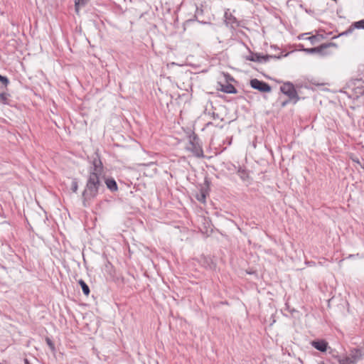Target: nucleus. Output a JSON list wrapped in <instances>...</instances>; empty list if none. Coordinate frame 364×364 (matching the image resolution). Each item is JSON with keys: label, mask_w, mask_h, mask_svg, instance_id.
Here are the masks:
<instances>
[{"label": "nucleus", "mask_w": 364, "mask_h": 364, "mask_svg": "<svg viewBox=\"0 0 364 364\" xmlns=\"http://www.w3.org/2000/svg\"><path fill=\"white\" fill-rule=\"evenodd\" d=\"M103 185L100 182V175L95 173H89L85 188L82 193V205L87 207L90 202L98 195V193Z\"/></svg>", "instance_id": "nucleus-1"}, {"label": "nucleus", "mask_w": 364, "mask_h": 364, "mask_svg": "<svg viewBox=\"0 0 364 364\" xmlns=\"http://www.w3.org/2000/svg\"><path fill=\"white\" fill-rule=\"evenodd\" d=\"M187 149L198 158L204 157L203 151L200 144V140L197 134L193 133L189 136V143Z\"/></svg>", "instance_id": "nucleus-2"}, {"label": "nucleus", "mask_w": 364, "mask_h": 364, "mask_svg": "<svg viewBox=\"0 0 364 364\" xmlns=\"http://www.w3.org/2000/svg\"><path fill=\"white\" fill-rule=\"evenodd\" d=\"M280 90L283 94L288 96L289 100H294V103H296L299 100V97L294 87V85L290 82H284L283 85L280 87Z\"/></svg>", "instance_id": "nucleus-3"}, {"label": "nucleus", "mask_w": 364, "mask_h": 364, "mask_svg": "<svg viewBox=\"0 0 364 364\" xmlns=\"http://www.w3.org/2000/svg\"><path fill=\"white\" fill-rule=\"evenodd\" d=\"M332 46H336V44L334 43H323L318 47L303 49V51L308 54L318 53L321 55H326L328 54V52H326V49Z\"/></svg>", "instance_id": "nucleus-4"}, {"label": "nucleus", "mask_w": 364, "mask_h": 364, "mask_svg": "<svg viewBox=\"0 0 364 364\" xmlns=\"http://www.w3.org/2000/svg\"><path fill=\"white\" fill-rule=\"evenodd\" d=\"M250 85L253 89L262 92H269L272 90V87L268 83L256 78L252 79L250 82Z\"/></svg>", "instance_id": "nucleus-5"}, {"label": "nucleus", "mask_w": 364, "mask_h": 364, "mask_svg": "<svg viewBox=\"0 0 364 364\" xmlns=\"http://www.w3.org/2000/svg\"><path fill=\"white\" fill-rule=\"evenodd\" d=\"M92 166L90 168L89 173H95L96 175H101L103 170L102 162L96 153L95 156L92 158Z\"/></svg>", "instance_id": "nucleus-6"}, {"label": "nucleus", "mask_w": 364, "mask_h": 364, "mask_svg": "<svg viewBox=\"0 0 364 364\" xmlns=\"http://www.w3.org/2000/svg\"><path fill=\"white\" fill-rule=\"evenodd\" d=\"M355 29H364V19L353 22L349 28L339 36H347L353 32Z\"/></svg>", "instance_id": "nucleus-7"}, {"label": "nucleus", "mask_w": 364, "mask_h": 364, "mask_svg": "<svg viewBox=\"0 0 364 364\" xmlns=\"http://www.w3.org/2000/svg\"><path fill=\"white\" fill-rule=\"evenodd\" d=\"M311 346L321 352H326L328 348V343L324 340H314Z\"/></svg>", "instance_id": "nucleus-8"}, {"label": "nucleus", "mask_w": 364, "mask_h": 364, "mask_svg": "<svg viewBox=\"0 0 364 364\" xmlns=\"http://www.w3.org/2000/svg\"><path fill=\"white\" fill-rule=\"evenodd\" d=\"M219 85L220 86L218 90L220 91L228 93V94H236L237 93V90L230 83L227 84H221L220 83Z\"/></svg>", "instance_id": "nucleus-9"}, {"label": "nucleus", "mask_w": 364, "mask_h": 364, "mask_svg": "<svg viewBox=\"0 0 364 364\" xmlns=\"http://www.w3.org/2000/svg\"><path fill=\"white\" fill-rule=\"evenodd\" d=\"M237 173L243 181H250V173H249V171L246 168L239 166L238 169L237 171Z\"/></svg>", "instance_id": "nucleus-10"}, {"label": "nucleus", "mask_w": 364, "mask_h": 364, "mask_svg": "<svg viewBox=\"0 0 364 364\" xmlns=\"http://www.w3.org/2000/svg\"><path fill=\"white\" fill-rule=\"evenodd\" d=\"M105 184H106L107 188L110 191L115 192L118 190V186H117V182L114 178H107V179H105Z\"/></svg>", "instance_id": "nucleus-11"}, {"label": "nucleus", "mask_w": 364, "mask_h": 364, "mask_svg": "<svg viewBox=\"0 0 364 364\" xmlns=\"http://www.w3.org/2000/svg\"><path fill=\"white\" fill-rule=\"evenodd\" d=\"M353 361H354L353 364H355L356 362L362 358L361 350L358 348H354L351 351L350 357Z\"/></svg>", "instance_id": "nucleus-12"}, {"label": "nucleus", "mask_w": 364, "mask_h": 364, "mask_svg": "<svg viewBox=\"0 0 364 364\" xmlns=\"http://www.w3.org/2000/svg\"><path fill=\"white\" fill-rule=\"evenodd\" d=\"M250 55L245 57L247 60L261 63V54L257 53H252L249 50Z\"/></svg>", "instance_id": "nucleus-13"}, {"label": "nucleus", "mask_w": 364, "mask_h": 364, "mask_svg": "<svg viewBox=\"0 0 364 364\" xmlns=\"http://www.w3.org/2000/svg\"><path fill=\"white\" fill-rule=\"evenodd\" d=\"M288 54L289 53H286L285 55H282V54H279V55H277V54H274V55H261V63L262 62H267L270 58L280 59L282 57L287 56Z\"/></svg>", "instance_id": "nucleus-14"}, {"label": "nucleus", "mask_w": 364, "mask_h": 364, "mask_svg": "<svg viewBox=\"0 0 364 364\" xmlns=\"http://www.w3.org/2000/svg\"><path fill=\"white\" fill-rule=\"evenodd\" d=\"M225 22L227 24L231 25L232 27L234 26V24H236V26H238L237 18L235 16H233L231 14H228V13H225Z\"/></svg>", "instance_id": "nucleus-15"}, {"label": "nucleus", "mask_w": 364, "mask_h": 364, "mask_svg": "<svg viewBox=\"0 0 364 364\" xmlns=\"http://www.w3.org/2000/svg\"><path fill=\"white\" fill-rule=\"evenodd\" d=\"M90 0H75V10L78 14L80 9L87 5Z\"/></svg>", "instance_id": "nucleus-16"}, {"label": "nucleus", "mask_w": 364, "mask_h": 364, "mask_svg": "<svg viewBox=\"0 0 364 364\" xmlns=\"http://www.w3.org/2000/svg\"><path fill=\"white\" fill-rule=\"evenodd\" d=\"M323 38L324 36L321 34L314 35L307 38V39L311 42L312 45L316 44V43L321 41Z\"/></svg>", "instance_id": "nucleus-17"}, {"label": "nucleus", "mask_w": 364, "mask_h": 364, "mask_svg": "<svg viewBox=\"0 0 364 364\" xmlns=\"http://www.w3.org/2000/svg\"><path fill=\"white\" fill-rule=\"evenodd\" d=\"M78 284L80 285L82 292L85 296H88L90 294V290L88 285L82 280L80 279L78 281Z\"/></svg>", "instance_id": "nucleus-18"}, {"label": "nucleus", "mask_w": 364, "mask_h": 364, "mask_svg": "<svg viewBox=\"0 0 364 364\" xmlns=\"http://www.w3.org/2000/svg\"><path fill=\"white\" fill-rule=\"evenodd\" d=\"M10 95L7 92H1L0 93V102L4 105L9 104V97Z\"/></svg>", "instance_id": "nucleus-19"}, {"label": "nucleus", "mask_w": 364, "mask_h": 364, "mask_svg": "<svg viewBox=\"0 0 364 364\" xmlns=\"http://www.w3.org/2000/svg\"><path fill=\"white\" fill-rule=\"evenodd\" d=\"M339 364H353L354 361L350 357L346 356L343 358H339L338 360Z\"/></svg>", "instance_id": "nucleus-20"}, {"label": "nucleus", "mask_w": 364, "mask_h": 364, "mask_svg": "<svg viewBox=\"0 0 364 364\" xmlns=\"http://www.w3.org/2000/svg\"><path fill=\"white\" fill-rule=\"evenodd\" d=\"M196 198L198 201L205 203L206 199V193L203 191H201L200 194L197 195Z\"/></svg>", "instance_id": "nucleus-21"}, {"label": "nucleus", "mask_w": 364, "mask_h": 364, "mask_svg": "<svg viewBox=\"0 0 364 364\" xmlns=\"http://www.w3.org/2000/svg\"><path fill=\"white\" fill-rule=\"evenodd\" d=\"M46 342L47 345L49 346L51 351L54 352L55 350V345H54L53 342L52 341V340L50 338L46 337Z\"/></svg>", "instance_id": "nucleus-22"}, {"label": "nucleus", "mask_w": 364, "mask_h": 364, "mask_svg": "<svg viewBox=\"0 0 364 364\" xmlns=\"http://www.w3.org/2000/svg\"><path fill=\"white\" fill-rule=\"evenodd\" d=\"M78 189V183L77 181V179L74 178L72 181L71 184V190L73 193H76Z\"/></svg>", "instance_id": "nucleus-23"}, {"label": "nucleus", "mask_w": 364, "mask_h": 364, "mask_svg": "<svg viewBox=\"0 0 364 364\" xmlns=\"http://www.w3.org/2000/svg\"><path fill=\"white\" fill-rule=\"evenodd\" d=\"M0 82L2 83V85L4 86V87H7V85H9V80L8 79L7 77L6 76H2L0 75Z\"/></svg>", "instance_id": "nucleus-24"}, {"label": "nucleus", "mask_w": 364, "mask_h": 364, "mask_svg": "<svg viewBox=\"0 0 364 364\" xmlns=\"http://www.w3.org/2000/svg\"><path fill=\"white\" fill-rule=\"evenodd\" d=\"M202 12H203L202 10H199V9L197 6H196V14L194 15V17L197 18L198 14H200V13L201 14Z\"/></svg>", "instance_id": "nucleus-25"}, {"label": "nucleus", "mask_w": 364, "mask_h": 364, "mask_svg": "<svg viewBox=\"0 0 364 364\" xmlns=\"http://www.w3.org/2000/svg\"><path fill=\"white\" fill-rule=\"evenodd\" d=\"M212 117H213V119H217V118H218L219 116H218V114L213 112Z\"/></svg>", "instance_id": "nucleus-26"}, {"label": "nucleus", "mask_w": 364, "mask_h": 364, "mask_svg": "<svg viewBox=\"0 0 364 364\" xmlns=\"http://www.w3.org/2000/svg\"><path fill=\"white\" fill-rule=\"evenodd\" d=\"M228 80H230V81H234V78H233L232 77H231V76H230V75H228Z\"/></svg>", "instance_id": "nucleus-27"}, {"label": "nucleus", "mask_w": 364, "mask_h": 364, "mask_svg": "<svg viewBox=\"0 0 364 364\" xmlns=\"http://www.w3.org/2000/svg\"><path fill=\"white\" fill-rule=\"evenodd\" d=\"M287 103H288V101H287H287H284V102H283L282 103V107H284V106H286V105H287Z\"/></svg>", "instance_id": "nucleus-28"}, {"label": "nucleus", "mask_w": 364, "mask_h": 364, "mask_svg": "<svg viewBox=\"0 0 364 364\" xmlns=\"http://www.w3.org/2000/svg\"><path fill=\"white\" fill-rule=\"evenodd\" d=\"M271 48L274 50H279L277 46H271Z\"/></svg>", "instance_id": "nucleus-29"}, {"label": "nucleus", "mask_w": 364, "mask_h": 364, "mask_svg": "<svg viewBox=\"0 0 364 364\" xmlns=\"http://www.w3.org/2000/svg\"><path fill=\"white\" fill-rule=\"evenodd\" d=\"M24 363H25V364H30V363H29L28 360V359H26H26H24Z\"/></svg>", "instance_id": "nucleus-30"}, {"label": "nucleus", "mask_w": 364, "mask_h": 364, "mask_svg": "<svg viewBox=\"0 0 364 364\" xmlns=\"http://www.w3.org/2000/svg\"><path fill=\"white\" fill-rule=\"evenodd\" d=\"M299 47L301 50H303V49H306L303 45H299Z\"/></svg>", "instance_id": "nucleus-31"}, {"label": "nucleus", "mask_w": 364, "mask_h": 364, "mask_svg": "<svg viewBox=\"0 0 364 364\" xmlns=\"http://www.w3.org/2000/svg\"><path fill=\"white\" fill-rule=\"evenodd\" d=\"M320 364H325V363L322 362V363H321Z\"/></svg>", "instance_id": "nucleus-32"}]
</instances>
